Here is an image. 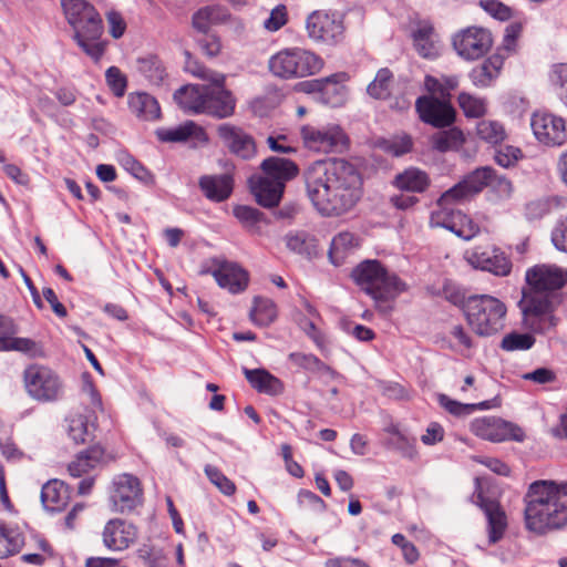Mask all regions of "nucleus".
Segmentation results:
<instances>
[{"label":"nucleus","instance_id":"1","mask_svg":"<svg viewBox=\"0 0 567 567\" xmlns=\"http://www.w3.org/2000/svg\"><path fill=\"white\" fill-rule=\"evenodd\" d=\"M306 187L313 207L328 217L350 212L362 196L361 176L344 159L315 162L306 172Z\"/></svg>","mask_w":567,"mask_h":567},{"label":"nucleus","instance_id":"2","mask_svg":"<svg viewBox=\"0 0 567 567\" xmlns=\"http://www.w3.org/2000/svg\"><path fill=\"white\" fill-rule=\"evenodd\" d=\"M525 528L538 537L567 529V482L538 480L524 496Z\"/></svg>","mask_w":567,"mask_h":567},{"label":"nucleus","instance_id":"3","mask_svg":"<svg viewBox=\"0 0 567 567\" xmlns=\"http://www.w3.org/2000/svg\"><path fill=\"white\" fill-rule=\"evenodd\" d=\"M529 291L519 302L525 316H547L560 303L555 292L567 282V271L554 265H536L526 271Z\"/></svg>","mask_w":567,"mask_h":567},{"label":"nucleus","instance_id":"4","mask_svg":"<svg viewBox=\"0 0 567 567\" xmlns=\"http://www.w3.org/2000/svg\"><path fill=\"white\" fill-rule=\"evenodd\" d=\"M354 282L374 303L380 315H388L396 298L408 289L406 284L379 260H364L351 274Z\"/></svg>","mask_w":567,"mask_h":567},{"label":"nucleus","instance_id":"5","mask_svg":"<svg viewBox=\"0 0 567 567\" xmlns=\"http://www.w3.org/2000/svg\"><path fill=\"white\" fill-rule=\"evenodd\" d=\"M61 7L76 44L95 62L100 61L104 53V43L100 40L103 23L94 6L86 0H61Z\"/></svg>","mask_w":567,"mask_h":567},{"label":"nucleus","instance_id":"6","mask_svg":"<svg viewBox=\"0 0 567 567\" xmlns=\"http://www.w3.org/2000/svg\"><path fill=\"white\" fill-rule=\"evenodd\" d=\"M323 65L321 56L301 48L281 50L268 61L269 71L275 76L285 80L313 75L320 72Z\"/></svg>","mask_w":567,"mask_h":567},{"label":"nucleus","instance_id":"7","mask_svg":"<svg viewBox=\"0 0 567 567\" xmlns=\"http://www.w3.org/2000/svg\"><path fill=\"white\" fill-rule=\"evenodd\" d=\"M27 394L39 403H53L64 395V382L56 371L48 365L32 363L22 373Z\"/></svg>","mask_w":567,"mask_h":567},{"label":"nucleus","instance_id":"8","mask_svg":"<svg viewBox=\"0 0 567 567\" xmlns=\"http://www.w3.org/2000/svg\"><path fill=\"white\" fill-rule=\"evenodd\" d=\"M306 30L312 41L333 47L343 41L346 27L340 13L318 10L308 16Z\"/></svg>","mask_w":567,"mask_h":567},{"label":"nucleus","instance_id":"9","mask_svg":"<svg viewBox=\"0 0 567 567\" xmlns=\"http://www.w3.org/2000/svg\"><path fill=\"white\" fill-rule=\"evenodd\" d=\"M110 502L120 513L131 512L143 503V486L133 474L122 473L114 476L110 488Z\"/></svg>","mask_w":567,"mask_h":567},{"label":"nucleus","instance_id":"10","mask_svg":"<svg viewBox=\"0 0 567 567\" xmlns=\"http://www.w3.org/2000/svg\"><path fill=\"white\" fill-rule=\"evenodd\" d=\"M452 44L461 58L474 61L488 52L493 44V35L484 28L468 27L453 35Z\"/></svg>","mask_w":567,"mask_h":567},{"label":"nucleus","instance_id":"11","mask_svg":"<svg viewBox=\"0 0 567 567\" xmlns=\"http://www.w3.org/2000/svg\"><path fill=\"white\" fill-rule=\"evenodd\" d=\"M301 136L308 148L322 153L341 152L348 143L342 128L336 124L322 127L303 126Z\"/></svg>","mask_w":567,"mask_h":567},{"label":"nucleus","instance_id":"12","mask_svg":"<svg viewBox=\"0 0 567 567\" xmlns=\"http://www.w3.org/2000/svg\"><path fill=\"white\" fill-rule=\"evenodd\" d=\"M208 272L212 274L219 287L234 295L245 291L249 284V275L244 268L237 262L223 258L213 259Z\"/></svg>","mask_w":567,"mask_h":567},{"label":"nucleus","instance_id":"13","mask_svg":"<svg viewBox=\"0 0 567 567\" xmlns=\"http://www.w3.org/2000/svg\"><path fill=\"white\" fill-rule=\"evenodd\" d=\"M430 226L449 229L457 237L470 240L478 231L477 225L461 210L453 208H437L431 213Z\"/></svg>","mask_w":567,"mask_h":567},{"label":"nucleus","instance_id":"14","mask_svg":"<svg viewBox=\"0 0 567 567\" xmlns=\"http://www.w3.org/2000/svg\"><path fill=\"white\" fill-rule=\"evenodd\" d=\"M530 126L535 137L546 145H561L567 141L565 121L554 114L535 112Z\"/></svg>","mask_w":567,"mask_h":567},{"label":"nucleus","instance_id":"15","mask_svg":"<svg viewBox=\"0 0 567 567\" xmlns=\"http://www.w3.org/2000/svg\"><path fill=\"white\" fill-rule=\"evenodd\" d=\"M416 112L422 122L434 127H446L455 120V110L444 100L434 96H420L415 102Z\"/></svg>","mask_w":567,"mask_h":567},{"label":"nucleus","instance_id":"16","mask_svg":"<svg viewBox=\"0 0 567 567\" xmlns=\"http://www.w3.org/2000/svg\"><path fill=\"white\" fill-rule=\"evenodd\" d=\"M137 527L123 518H112L102 530V543L112 551L127 549L137 539Z\"/></svg>","mask_w":567,"mask_h":567},{"label":"nucleus","instance_id":"17","mask_svg":"<svg viewBox=\"0 0 567 567\" xmlns=\"http://www.w3.org/2000/svg\"><path fill=\"white\" fill-rule=\"evenodd\" d=\"M411 38L413 47L420 56L429 60H434L440 56L442 41L431 20H416L412 29Z\"/></svg>","mask_w":567,"mask_h":567},{"label":"nucleus","instance_id":"18","mask_svg":"<svg viewBox=\"0 0 567 567\" xmlns=\"http://www.w3.org/2000/svg\"><path fill=\"white\" fill-rule=\"evenodd\" d=\"M203 114L216 118H226L234 114L236 100L231 92L225 87V82H212L206 84Z\"/></svg>","mask_w":567,"mask_h":567},{"label":"nucleus","instance_id":"19","mask_svg":"<svg viewBox=\"0 0 567 567\" xmlns=\"http://www.w3.org/2000/svg\"><path fill=\"white\" fill-rule=\"evenodd\" d=\"M498 21L507 22L503 29V41L498 48V61L517 52L518 39L522 34L524 20L520 16L503 3L498 2ZM501 66L498 65V69Z\"/></svg>","mask_w":567,"mask_h":567},{"label":"nucleus","instance_id":"20","mask_svg":"<svg viewBox=\"0 0 567 567\" xmlns=\"http://www.w3.org/2000/svg\"><path fill=\"white\" fill-rule=\"evenodd\" d=\"M217 133L225 146L236 156L250 159L256 155L254 138L240 127L221 124L218 126Z\"/></svg>","mask_w":567,"mask_h":567},{"label":"nucleus","instance_id":"21","mask_svg":"<svg viewBox=\"0 0 567 567\" xmlns=\"http://www.w3.org/2000/svg\"><path fill=\"white\" fill-rule=\"evenodd\" d=\"M248 184L251 194L260 206L272 208L279 205L285 190L281 182H272L259 174L252 175Z\"/></svg>","mask_w":567,"mask_h":567},{"label":"nucleus","instance_id":"22","mask_svg":"<svg viewBox=\"0 0 567 567\" xmlns=\"http://www.w3.org/2000/svg\"><path fill=\"white\" fill-rule=\"evenodd\" d=\"M156 136L161 142L182 143L193 141L195 143H207L208 137L204 128L193 121H186L175 127H163L156 130Z\"/></svg>","mask_w":567,"mask_h":567},{"label":"nucleus","instance_id":"23","mask_svg":"<svg viewBox=\"0 0 567 567\" xmlns=\"http://www.w3.org/2000/svg\"><path fill=\"white\" fill-rule=\"evenodd\" d=\"M72 496L71 487L61 480L48 481L41 489V502L50 512H61L69 505Z\"/></svg>","mask_w":567,"mask_h":567},{"label":"nucleus","instance_id":"24","mask_svg":"<svg viewBox=\"0 0 567 567\" xmlns=\"http://www.w3.org/2000/svg\"><path fill=\"white\" fill-rule=\"evenodd\" d=\"M260 168L262 176L272 182H281L284 188L286 187V183L293 179L299 173V168L293 161L278 156L264 159L260 164Z\"/></svg>","mask_w":567,"mask_h":567},{"label":"nucleus","instance_id":"25","mask_svg":"<svg viewBox=\"0 0 567 567\" xmlns=\"http://www.w3.org/2000/svg\"><path fill=\"white\" fill-rule=\"evenodd\" d=\"M206 85L186 84L174 93V101L186 113L203 114Z\"/></svg>","mask_w":567,"mask_h":567},{"label":"nucleus","instance_id":"26","mask_svg":"<svg viewBox=\"0 0 567 567\" xmlns=\"http://www.w3.org/2000/svg\"><path fill=\"white\" fill-rule=\"evenodd\" d=\"M105 452L100 445H93L80 452L68 465V472L72 477H81L89 474L104 462Z\"/></svg>","mask_w":567,"mask_h":567},{"label":"nucleus","instance_id":"27","mask_svg":"<svg viewBox=\"0 0 567 567\" xmlns=\"http://www.w3.org/2000/svg\"><path fill=\"white\" fill-rule=\"evenodd\" d=\"M199 187L208 199L223 202L230 196L234 179L230 174L205 175L199 178Z\"/></svg>","mask_w":567,"mask_h":567},{"label":"nucleus","instance_id":"28","mask_svg":"<svg viewBox=\"0 0 567 567\" xmlns=\"http://www.w3.org/2000/svg\"><path fill=\"white\" fill-rule=\"evenodd\" d=\"M130 111L140 120L156 121L161 117V107L157 100L146 92H132L128 94Z\"/></svg>","mask_w":567,"mask_h":567},{"label":"nucleus","instance_id":"29","mask_svg":"<svg viewBox=\"0 0 567 567\" xmlns=\"http://www.w3.org/2000/svg\"><path fill=\"white\" fill-rule=\"evenodd\" d=\"M24 543L25 537L19 526L0 520V559L19 554Z\"/></svg>","mask_w":567,"mask_h":567},{"label":"nucleus","instance_id":"30","mask_svg":"<svg viewBox=\"0 0 567 567\" xmlns=\"http://www.w3.org/2000/svg\"><path fill=\"white\" fill-rule=\"evenodd\" d=\"M288 360L295 367H298L307 372L321 377H329L330 379H336L338 377V372L333 368L326 364L312 353L291 352L288 355Z\"/></svg>","mask_w":567,"mask_h":567},{"label":"nucleus","instance_id":"31","mask_svg":"<svg viewBox=\"0 0 567 567\" xmlns=\"http://www.w3.org/2000/svg\"><path fill=\"white\" fill-rule=\"evenodd\" d=\"M229 13L227 9L221 6H208L199 9L193 16V27L202 32L206 33L209 30L210 24H217L227 21Z\"/></svg>","mask_w":567,"mask_h":567},{"label":"nucleus","instance_id":"32","mask_svg":"<svg viewBox=\"0 0 567 567\" xmlns=\"http://www.w3.org/2000/svg\"><path fill=\"white\" fill-rule=\"evenodd\" d=\"M465 143L463 132L457 127L440 131L432 135V148L440 153L456 152Z\"/></svg>","mask_w":567,"mask_h":567},{"label":"nucleus","instance_id":"33","mask_svg":"<svg viewBox=\"0 0 567 567\" xmlns=\"http://www.w3.org/2000/svg\"><path fill=\"white\" fill-rule=\"evenodd\" d=\"M496 310V299L489 295L468 296L463 313L467 319L489 317Z\"/></svg>","mask_w":567,"mask_h":567},{"label":"nucleus","instance_id":"34","mask_svg":"<svg viewBox=\"0 0 567 567\" xmlns=\"http://www.w3.org/2000/svg\"><path fill=\"white\" fill-rule=\"evenodd\" d=\"M395 185L403 190L422 193L429 187L430 178L425 172L411 167L396 175Z\"/></svg>","mask_w":567,"mask_h":567},{"label":"nucleus","instance_id":"35","mask_svg":"<svg viewBox=\"0 0 567 567\" xmlns=\"http://www.w3.org/2000/svg\"><path fill=\"white\" fill-rule=\"evenodd\" d=\"M485 478L476 477V498L478 506L484 511L488 520V539L491 543H496V501L485 497L483 486Z\"/></svg>","mask_w":567,"mask_h":567},{"label":"nucleus","instance_id":"36","mask_svg":"<svg viewBox=\"0 0 567 567\" xmlns=\"http://www.w3.org/2000/svg\"><path fill=\"white\" fill-rule=\"evenodd\" d=\"M247 381L258 392L267 394H276L280 386V381L269 372L262 369H254L244 371Z\"/></svg>","mask_w":567,"mask_h":567},{"label":"nucleus","instance_id":"37","mask_svg":"<svg viewBox=\"0 0 567 567\" xmlns=\"http://www.w3.org/2000/svg\"><path fill=\"white\" fill-rule=\"evenodd\" d=\"M286 246L289 250L311 258L317 255V239L305 233H289L285 237Z\"/></svg>","mask_w":567,"mask_h":567},{"label":"nucleus","instance_id":"38","mask_svg":"<svg viewBox=\"0 0 567 567\" xmlns=\"http://www.w3.org/2000/svg\"><path fill=\"white\" fill-rule=\"evenodd\" d=\"M358 246L357 237L351 233H340L333 237L329 250V256L334 265H339L347 256V252Z\"/></svg>","mask_w":567,"mask_h":567},{"label":"nucleus","instance_id":"39","mask_svg":"<svg viewBox=\"0 0 567 567\" xmlns=\"http://www.w3.org/2000/svg\"><path fill=\"white\" fill-rule=\"evenodd\" d=\"M66 423L69 437L76 444L85 443L90 435V417L82 413H72Z\"/></svg>","mask_w":567,"mask_h":567},{"label":"nucleus","instance_id":"40","mask_svg":"<svg viewBox=\"0 0 567 567\" xmlns=\"http://www.w3.org/2000/svg\"><path fill=\"white\" fill-rule=\"evenodd\" d=\"M136 68L141 74L154 84L161 83L165 76L162 62L154 55L137 59Z\"/></svg>","mask_w":567,"mask_h":567},{"label":"nucleus","instance_id":"41","mask_svg":"<svg viewBox=\"0 0 567 567\" xmlns=\"http://www.w3.org/2000/svg\"><path fill=\"white\" fill-rule=\"evenodd\" d=\"M496 248L492 251L483 250L481 247H476L474 250L466 254L467 262L475 269H481L496 274Z\"/></svg>","mask_w":567,"mask_h":567},{"label":"nucleus","instance_id":"42","mask_svg":"<svg viewBox=\"0 0 567 567\" xmlns=\"http://www.w3.org/2000/svg\"><path fill=\"white\" fill-rule=\"evenodd\" d=\"M494 169L492 167L485 166L475 169L466 177H464V179L462 181L465 184L471 196H474L475 194L483 190V188L486 187L494 179Z\"/></svg>","mask_w":567,"mask_h":567},{"label":"nucleus","instance_id":"43","mask_svg":"<svg viewBox=\"0 0 567 567\" xmlns=\"http://www.w3.org/2000/svg\"><path fill=\"white\" fill-rule=\"evenodd\" d=\"M504 138L505 132L498 127V166L511 168L523 158V152L517 146L503 143Z\"/></svg>","mask_w":567,"mask_h":567},{"label":"nucleus","instance_id":"44","mask_svg":"<svg viewBox=\"0 0 567 567\" xmlns=\"http://www.w3.org/2000/svg\"><path fill=\"white\" fill-rule=\"evenodd\" d=\"M185 71L192 75L212 82H225V75L207 69L198 60L194 59L188 51H185Z\"/></svg>","mask_w":567,"mask_h":567},{"label":"nucleus","instance_id":"45","mask_svg":"<svg viewBox=\"0 0 567 567\" xmlns=\"http://www.w3.org/2000/svg\"><path fill=\"white\" fill-rule=\"evenodd\" d=\"M3 351H18L29 357L43 355V349L39 342L30 338L16 337V334H9L8 342Z\"/></svg>","mask_w":567,"mask_h":567},{"label":"nucleus","instance_id":"46","mask_svg":"<svg viewBox=\"0 0 567 567\" xmlns=\"http://www.w3.org/2000/svg\"><path fill=\"white\" fill-rule=\"evenodd\" d=\"M495 72L496 63L494 58L491 56L474 68L470 73V78L474 85L485 87L492 84Z\"/></svg>","mask_w":567,"mask_h":567},{"label":"nucleus","instance_id":"47","mask_svg":"<svg viewBox=\"0 0 567 567\" xmlns=\"http://www.w3.org/2000/svg\"><path fill=\"white\" fill-rule=\"evenodd\" d=\"M204 472L209 482L215 485L221 494L231 496L236 493L235 483L229 480L217 466L208 464L205 466Z\"/></svg>","mask_w":567,"mask_h":567},{"label":"nucleus","instance_id":"48","mask_svg":"<svg viewBox=\"0 0 567 567\" xmlns=\"http://www.w3.org/2000/svg\"><path fill=\"white\" fill-rule=\"evenodd\" d=\"M440 404L452 415L455 416H465L471 413H473L476 410L486 409L487 404L486 402L477 403V404H467V403H461L456 400L450 399L445 394H441L439 396Z\"/></svg>","mask_w":567,"mask_h":567},{"label":"nucleus","instance_id":"49","mask_svg":"<svg viewBox=\"0 0 567 567\" xmlns=\"http://www.w3.org/2000/svg\"><path fill=\"white\" fill-rule=\"evenodd\" d=\"M471 197L465 184L461 181L441 195L437 199V208H451V205L463 203Z\"/></svg>","mask_w":567,"mask_h":567},{"label":"nucleus","instance_id":"50","mask_svg":"<svg viewBox=\"0 0 567 567\" xmlns=\"http://www.w3.org/2000/svg\"><path fill=\"white\" fill-rule=\"evenodd\" d=\"M392 73L389 69L378 71L374 80L368 85V93L374 99H385L390 94Z\"/></svg>","mask_w":567,"mask_h":567},{"label":"nucleus","instance_id":"51","mask_svg":"<svg viewBox=\"0 0 567 567\" xmlns=\"http://www.w3.org/2000/svg\"><path fill=\"white\" fill-rule=\"evenodd\" d=\"M471 431L477 437L491 442L496 441V417L483 416L477 417L471 423Z\"/></svg>","mask_w":567,"mask_h":567},{"label":"nucleus","instance_id":"52","mask_svg":"<svg viewBox=\"0 0 567 567\" xmlns=\"http://www.w3.org/2000/svg\"><path fill=\"white\" fill-rule=\"evenodd\" d=\"M535 343V338L530 333L512 332L506 334L501 347L506 351L528 350Z\"/></svg>","mask_w":567,"mask_h":567},{"label":"nucleus","instance_id":"53","mask_svg":"<svg viewBox=\"0 0 567 567\" xmlns=\"http://www.w3.org/2000/svg\"><path fill=\"white\" fill-rule=\"evenodd\" d=\"M275 319L277 317L276 305L267 297L256 296L249 310V319Z\"/></svg>","mask_w":567,"mask_h":567},{"label":"nucleus","instance_id":"54","mask_svg":"<svg viewBox=\"0 0 567 567\" xmlns=\"http://www.w3.org/2000/svg\"><path fill=\"white\" fill-rule=\"evenodd\" d=\"M458 104L464 114L470 117H480L485 112L484 102L467 93H461L458 95Z\"/></svg>","mask_w":567,"mask_h":567},{"label":"nucleus","instance_id":"55","mask_svg":"<svg viewBox=\"0 0 567 567\" xmlns=\"http://www.w3.org/2000/svg\"><path fill=\"white\" fill-rule=\"evenodd\" d=\"M525 432L519 425L509 421L498 419V442H523L525 440Z\"/></svg>","mask_w":567,"mask_h":567},{"label":"nucleus","instance_id":"56","mask_svg":"<svg viewBox=\"0 0 567 567\" xmlns=\"http://www.w3.org/2000/svg\"><path fill=\"white\" fill-rule=\"evenodd\" d=\"M105 79L115 96L121 97L124 95L127 86V80L118 68L110 66L105 72Z\"/></svg>","mask_w":567,"mask_h":567},{"label":"nucleus","instance_id":"57","mask_svg":"<svg viewBox=\"0 0 567 567\" xmlns=\"http://www.w3.org/2000/svg\"><path fill=\"white\" fill-rule=\"evenodd\" d=\"M196 42L200 51L208 58H215L220 53L221 44L219 38L216 34L208 32L203 33V35L199 37Z\"/></svg>","mask_w":567,"mask_h":567},{"label":"nucleus","instance_id":"58","mask_svg":"<svg viewBox=\"0 0 567 567\" xmlns=\"http://www.w3.org/2000/svg\"><path fill=\"white\" fill-rule=\"evenodd\" d=\"M235 217L246 227H252L260 221L262 213L250 206H237L234 208Z\"/></svg>","mask_w":567,"mask_h":567},{"label":"nucleus","instance_id":"59","mask_svg":"<svg viewBox=\"0 0 567 567\" xmlns=\"http://www.w3.org/2000/svg\"><path fill=\"white\" fill-rule=\"evenodd\" d=\"M138 556L147 563L150 567H161L165 561L163 550L153 545H143L138 549Z\"/></svg>","mask_w":567,"mask_h":567},{"label":"nucleus","instance_id":"60","mask_svg":"<svg viewBox=\"0 0 567 567\" xmlns=\"http://www.w3.org/2000/svg\"><path fill=\"white\" fill-rule=\"evenodd\" d=\"M342 329L358 341L367 342L375 338L372 329L362 324H355L354 321H342Z\"/></svg>","mask_w":567,"mask_h":567},{"label":"nucleus","instance_id":"61","mask_svg":"<svg viewBox=\"0 0 567 567\" xmlns=\"http://www.w3.org/2000/svg\"><path fill=\"white\" fill-rule=\"evenodd\" d=\"M300 328L313 341L317 348L324 352L327 350V339L324 332L319 329L313 321H300Z\"/></svg>","mask_w":567,"mask_h":567},{"label":"nucleus","instance_id":"62","mask_svg":"<svg viewBox=\"0 0 567 567\" xmlns=\"http://www.w3.org/2000/svg\"><path fill=\"white\" fill-rule=\"evenodd\" d=\"M443 292L447 301L460 307L463 310L464 303H466V299L468 296H466V291L462 287L453 282H446L444 285Z\"/></svg>","mask_w":567,"mask_h":567},{"label":"nucleus","instance_id":"63","mask_svg":"<svg viewBox=\"0 0 567 567\" xmlns=\"http://www.w3.org/2000/svg\"><path fill=\"white\" fill-rule=\"evenodd\" d=\"M286 17V8L284 6H278L270 12V16L265 20L264 27L269 31H277L287 22Z\"/></svg>","mask_w":567,"mask_h":567},{"label":"nucleus","instance_id":"64","mask_svg":"<svg viewBox=\"0 0 567 567\" xmlns=\"http://www.w3.org/2000/svg\"><path fill=\"white\" fill-rule=\"evenodd\" d=\"M551 241L558 250L567 252V217L555 226Z\"/></svg>","mask_w":567,"mask_h":567}]
</instances>
